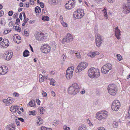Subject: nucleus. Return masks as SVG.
Segmentation results:
<instances>
[{
	"label": "nucleus",
	"instance_id": "7ed1b4c3",
	"mask_svg": "<svg viewBox=\"0 0 130 130\" xmlns=\"http://www.w3.org/2000/svg\"><path fill=\"white\" fill-rule=\"evenodd\" d=\"M108 116V112L105 110L98 112L95 115L96 118L101 121L105 120L106 119Z\"/></svg>",
	"mask_w": 130,
	"mask_h": 130
},
{
	"label": "nucleus",
	"instance_id": "f8f14e48",
	"mask_svg": "<svg viewBox=\"0 0 130 130\" xmlns=\"http://www.w3.org/2000/svg\"><path fill=\"white\" fill-rule=\"evenodd\" d=\"M73 39V36L70 33H68L63 39L62 42L63 43L65 42H69L71 41Z\"/></svg>",
	"mask_w": 130,
	"mask_h": 130
},
{
	"label": "nucleus",
	"instance_id": "393cba45",
	"mask_svg": "<svg viewBox=\"0 0 130 130\" xmlns=\"http://www.w3.org/2000/svg\"><path fill=\"white\" fill-rule=\"evenodd\" d=\"M29 52L27 50H25L23 53V56L24 57H27L29 55Z\"/></svg>",
	"mask_w": 130,
	"mask_h": 130
},
{
	"label": "nucleus",
	"instance_id": "052dcab7",
	"mask_svg": "<svg viewBox=\"0 0 130 130\" xmlns=\"http://www.w3.org/2000/svg\"><path fill=\"white\" fill-rule=\"evenodd\" d=\"M19 18L21 20H22V13H21L20 14L19 16Z\"/></svg>",
	"mask_w": 130,
	"mask_h": 130
},
{
	"label": "nucleus",
	"instance_id": "2eb2a0df",
	"mask_svg": "<svg viewBox=\"0 0 130 130\" xmlns=\"http://www.w3.org/2000/svg\"><path fill=\"white\" fill-rule=\"evenodd\" d=\"M9 44L8 40L7 39H4L3 41L0 43V47L2 48L7 47Z\"/></svg>",
	"mask_w": 130,
	"mask_h": 130
},
{
	"label": "nucleus",
	"instance_id": "39448f33",
	"mask_svg": "<svg viewBox=\"0 0 130 130\" xmlns=\"http://www.w3.org/2000/svg\"><path fill=\"white\" fill-rule=\"evenodd\" d=\"M84 11L83 10L77 9L76 11L73 13L74 18L77 19H81L83 17L84 15Z\"/></svg>",
	"mask_w": 130,
	"mask_h": 130
},
{
	"label": "nucleus",
	"instance_id": "58836bf2",
	"mask_svg": "<svg viewBox=\"0 0 130 130\" xmlns=\"http://www.w3.org/2000/svg\"><path fill=\"white\" fill-rule=\"evenodd\" d=\"M59 122L58 120H55L54 121L53 125L55 126L59 124Z\"/></svg>",
	"mask_w": 130,
	"mask_h": 130
},
{
	"label": "nucleus",
	"instance_id": "2f4dec72",
	"mask_svg": "<svg viewBox=\"0 0 130 130\" xmlns=\"http://www.w3.org/2000/svg\"><path fill=\"white\" fill-rule=\"evenodd\" d=\"M50 4H52V3H58V0H48Z\"/></svg>",
	"mask_w": 130,
	"mask_h": 130
},
{
	"label": "nucleus",
	"instance_id": "6ab92c4d",
	"mask_svg": "<svg viewBox=\"0 0 130 130\" xmlns=\"http://www.w3.org/2000/svg\"><path fill=\"white\" fill-rule=\"evenodd\" d=\"M13 39L14 41L17 43H19L21 41L20 37L18 34H14L13 36Z\"/></svg>",
	"mask_w": 130,
	"mask_h": 130
},
{
	"label": "nucleus",
	"instance_id": "b1692460",
	"mask_svg": "<svg viewBox=\"0 0 130 130\" xmlns=\"http://www.w3.org/2000/svg\"><path fill=\"white\" fill-rule=\"evenodd\" d=\"M78 130H87V129L85 125L82 124L78 127Z\"/></svg>",
	"mask_w": 130,
	"mask_h": 130
},
{
	"label": "nucleus",
	"instance_id": "37998d69",
	"mask_svg": "<svg viewBox=\"0 0 130 130\" xmlns=\"http://www.w3.org/2000/svg\"><path fill=\"white\" fill-rule=\"evenodd\" d=\"M15 122L18 126L20 125V123L18 119H15Z\"/></svg>",
	"mask_w": 130,
	"mask_h": 130
},
{
	"label": "nucleus",
	"instance_id": "5701e85b",
	"mask_svg": "<svg viewBox=\"0 0 130 130\" xmlns=\"http://www.w3.org/2000/svg\"><path fill=\"white\" fill-rule=\"evenodd\" d=\"M121 32L120 30L115 31V36L117 39H119L121 38L120 36H121Z\"/></svg>",
	"mask_w": 130,
	"mask_h": 130
},
{
	"label": "nucleus",
	"instance_id": "680f3d73",
	"mask_svg": "<svg viewBox=\"0 0 130 130\" xmlns=\"http://www.w3.org/2000/svg\"><path fill=\"white\" fill-rule=\"evenodd\" d=\"M41 128L42 130H47V128L45 127H42Z\"/></svg>",
	"mask_w": 130,
	"mask_h": 130
},
{
	"label": "nucleus",
	"instance_id": "412c9836",
	"mask_svg": "<svg viewBox=\"0 0 130 130\" xmlns=\"http://www.w3.org/2000/svg\"><path fill=\"white\" fill-rule=\"evenodd\" d=\"M99 53L98 52H89L87 54V55L91 57H94L95 56L99 55Z\"/></svg>",
	"mask_w": 130,
	"mask_h": 130
},
{
	"label": "nucleus",
	"instance_id": "bb28decb",
	"mask_svg": "<svg viewBox=\"0 0 130 130\" xmlns=\"http://www.w3.org/2000/svg\"><path fill=\"white\" fill-rule=\"evenodd\" d=\"M102 12L103 13V15L104 17H106V19H108V15L107 14V10L105 8H104V9L102 10Z\"/></svg>",
	"mask_w": 130,
	"mask_h": 130
},
{
	"label": "nucleus",
	"instance_id": "0eeeda50",
	"mask_svg": "<svg viewBox=\"0 0 130 130\" xmlns=\"http://www.w3.org/2000/svg\"><path fill=\"white\" fill-rule=\"evenodd\" d=\"M88 66V64L85 62H82L78 65L75 70L76 73L80 72L85 69Z\"/></svg>",
	"mask_w": 130,
	"mask_h": 130
},
{
	"label": "nucleus",
	"instance_id": "473e14b6",
	"mask_svg": "<svg viewBox=\"0 0 130 130\" xmlns=\"http://www.w3.org/2000/svg\"><path fill=\"white\" fill-rule=\"evenodd\" d=\"M42 19L43 20L48 21L49 20V18L47 16H44L42 17Z\"/></svg>",
	"mask_w": 130,
	"mask_h": 130
},
{
	"label": "nucleus",
	"instance_id": "a878e982",
	"mask_svg": "<svg viewBox=\"0 0 130 130\" xmlns=\"http://www.w3.org/2000/svg\"><path fill=\"white\" fill-rule=\"evenodd\" d=\"M35 105V101L34 100L30 101L28 104V106L31 107L34 106Z\"/></svg>",
	"mask_w": 130,
	"mask_h": 130
},
{
	"label": "nucleus",
	"instance_id": "423d86ee",
	"mask_svg": "<svg viewBox=\"0 0 130 130\" xmlns=\"http://www.w3.org/2000/svg\"><path fill=\"white\" fill-rule=\"evenodd\" d=\"M112 65L110 63H107L104 65L102 68L101 70L102 73L106 74L112 68Z\"/></svg>",
	"mask_w": 130,
	"mask_h": 130
},
{
	"label": "nucleus",
	"instance_id": "4468645a",
	"mask_svg": "<svg viewBox=\"0 0 130 130\" xmlns=\"http://www.w3.org/2000/svg\"><path fill=\"white\" fill-rule=\"evenodd\" d=\"M14 101V99L11 97H8L7 99H4L2 102L6 106H9Z\"/></svg>",
	"mask_w": 130,
	"mask_h": 130
},
{
	"label": "nucleus",
	"instance_id": "dca6fc26",
	"mask_svg": "<svg viewBox=\"0 0 130 130\" xmlns=\"http://www.w3.org/2000/svg\"><path fill=\"white\" fill-rule=\"evenodd\" d=\"M96 39H95V42L96 46L99 47L102 43V39L101 36L100 34H97L95 35Z\"/></svg>",
	"mask_w": 130,
	"mask_h": 130
},
{
	"label": "nucleus",
	"instance_id": "ea45409f",
	"mask_svg": "<svg viewBox=\"0 0 130 130\" xmlns=\"http://www.w3.org/2000/svg\"><path fill=\"white\" fill-rule=\"evenodd\" d=\"M63 130H70V128L69 127L67 126L66 125H64L63 127Z\"/></svg>",
	"mask_w": 130,
	"mask_h": 130
},
{
	"label": "nucleus",
	"instance_id": "49530a36",
	"mask_svg": "<svg viewBox=\"0 0 130 130\" xmlns=\"http://www.w3.org/2000/svg\"><path fill=\"white\" fill-rule=\"evenodd\" d=\"M13 95L15 96V97H17L19 95V94L18 93L16 92H15L13 93Z\"/></svg>",
	"mask_w": 130,
	"mask_h": 130
},
{
	"label": "nucleus",
	"instance_id": "864d4df0",
	"mask_svg": "<svg viewBox=\"0 0 130 130\" xmlns=\"http://www.w3.org/2000/svg\"><path fill=\"white\" fill-rule=\"evenodd\" d=\"M107 1L109 3H112L115 2V0H107Z\"/></svg>",
	"mask_w": 130,
	"mask_h": 130
},
{
	"label": "nucleus",
	"instance_id": "20e7f679",
	"mask_svg": "<svg viewBox=\"0 0 130 130\" xmlns=\"http://www.w3.org/2000/svg\"><path fill=\"white\" fill-rule=\"evenodd\" d=\"M107 89L109 93L113 96L116 95L118 91L117 86L113 84H109L108 87Z\"/></svg>",
	"mask_w": 130,
	"mask_h": 130
},
{
	"label": "nucleus",
	"instance_id": "aec40b11",
	"mask_svg": "<svg viewBox=\"0 0 130 130\" xmlns=\"http://www.w3.org/2000/svg\"><path fill=\"white\" fill-rule=\"evenodd\" d=\"M70 1H69L68 3H67L65 5L66 8L67 9H71L75 6L74 3V2L71 3Z\"/></svg>",
	"mask_w": 130,
	"mask_h": 130
},
{
	"label": "nucleus",
	"instance_id": "79ce46f5",
	"mask_svg": "<svg viewBox=\"0 0 130 130\" xmlns=\"http://www.w3.org/2000/svg\"><path fill=\"white\" fill-rule=\"evenodd\" d=\"M24 33L25 36H26L28 37L29 35V32L27 31V29H25L24 31Z\"/></svg>",
	"mask_w": 130,
	"mask_h": 130
},
{
	"label": "nucleus",
	"instance_id": "5fc2aeb1",
	"mask_svg": "<svg viewBox=\"0 0 130 130\" xmlns=\"http://www.w3.org/2000/svg\"><path fill=\"white\" fill-rule=\"evenodd\" d=\"M18 119L19 120V121L20 120V121H21L22 122H23L24 121V119L21 118H18Z\"/></svg>",
	"mask_w": 130,
	"mask_h": 130
},
{
	"label": "nucleus",
	"instance_id": "de8ad7c7",
	"mask_svg": "<svg viewBox=\"0 0 130 130\" xmlns=\"http://www.w3.org/2000/svg\"><path fill=\"white\" fill-rule=\"evenodd\" d=\"M13 13V11H9L8 12V15L9 16H11L12 15Z\"/></svg>",
	"mask_w": 130,
	"mask_h": 130
},
{
	"label": "nucleus",
	"instance_id": "c85d7f7f",
	"mask_svg": "<svg viewBox=\"0 0 130 130\" xmlns=\"http://www.w3.org/2000/svg\"><path fill=\"white\" fill-rule=\"evenodd\" d=\"M35 12L36 13H39L41 12V9L38 6H37L35 8Z\"/></svg>",
	"mask_w": 130,
	"mask_h": 130
},
{
	"label": "nucleus",
	"instance_id": "4be33fe9",
	"mask_svg": "<svg viewBox=\"0 0 130 130\" xmlns=\"http://www.w3.org/2000/svg\"><path fill=\"white\" fill-rule=\"evenodd\" d=\"M36 123L37 125H40L42 124L43 123V120L40 117H38L36 119Z\"/></svg>",
	"mask_w": 130,
	"mask_h": 130
},
{
	"label": "nucleus",
	"instance_id": "f3484780",
	"mask_svg": "<svg viewBox=\"0 0 130 130\" xmlns=\"http://www.w3.org/2000/svg\"><path fill=\"white\" fill-rule=\"evenodd\" d=\"M8 68L7 66H0V75H4L5 74L8 72Z\"/></svg>",
	"mask_w": 130,
	"mask_h": 130
},
{
	"label": "nucleus",
	"instance_id": "cd10ccee",
	"mask_svg": "<svg viewBox=\"0 0 130 130\" xmlns=\"http://www.w3.org/2000/svg\"><path fill=\"white\" fill-rule=\"evenodd\" d=\"M39 81L40 83H42L43 82L44 80V78L41 74H39Z\"/></svg>",
	"mask_w": 130,
	"mask_h": 130
},
{
	"label": "nucleus",
	"instance_id": "4c0bfd02",
	"mask_svg": "<svg viewBox=\"0 0 130 130\" xmlns=\"http://www.w3.org/2000/svg\"><path fill=\"white\" fill-rule=\"evenodd\" d=\"M13 28L18 31L20 32V31L21 28L19 26H14Z\"/></svg>",
	"mask_w": 130,
	"mask_h": 130
},
{
	"label": "nucleus",
	"instance_id": "1a4fd4ad",
	"mask_svg": "<svg viewBox=\"0 0 130 130\" xmlns=\"http://www.w3.org/2000/svg\"><path fill=\"white\" fill-rule=\"evenodd\" d=\"M120 104L118 100L114 101L112 103L111 108L112 110L116 111H118L120 107Z\"/></svg>",
	"mask_w": 130,
	"mask_h": 130
},
{
	"label": "nucleus",
	"instance_id": "338daca9",
	"mask_svg": "<svg viewBox=\"0 0 130 130\" xmlns=\"http://www.w3.org/2000/svg\"><path fill=\"white\" fill-rule=\"evenodd\" d=\"M75 51H74L71 50L70 51V53L72 54H74V53H75Z\"/></svg>",
	"mask_w": 130,
	"mask_h": 130
},
{
	"label": "nucleus",
	"instance_id": "774afa93",
	"mask_svg": "<svg viewBox=\"0 0 130 130\" xmlns=\"http://www.w3.org/2000/svg\"><path fill=\"white\" fill-rule=\"evenodd\" d=\"M23 8H19L18 9V11L19 12H20L22 10Z\"/></svg>",
	"mask_w": 130,
	"mask_h": 130
},
{
	"label": "nucleus",
	"instance_id": "c756f323",
	"mask_svg": "<svg viewBox=\"0 0 130 130\" xmlns=\"http://www.w3.org/2000/svg\"><path fill=\"white\" fill-rule=\"evenodd\" d=\"M17 109V106H12L10 108V110L12 112H14L16 110V109Z\"/></svg>",
	"mask_w": 130,
	"mask_h": 130
},
{
	"label": "nucleus",
	"instance_id": "ddd939ff",
	"mask_svg": "<svg viewBox=\"0 0 130 130\" xmlns=\"http://www.w3.org/2000/svg\"><path fill=\"white\" fill-rule=\"evenodd\" d=\"M13 53L11 51H7L5 52L3 54L4 58L7 60H9L12 58L13 55Z\"/></svg>",
	"mask_w": 130,
	"mask_h": 130
},
{
	"label": "nucleus",
	"instance_id": "a211bd4d",
	"mask_svg": "<svg viewBox=\"0 0 130 130\" xmlns=\"http://www.w3.org/2000/svg\"><path fill=\"white\" fill-rule=\"evenodd\" d=\"M123 11L126 14L130 12V6L128 4H124L123 7Z\"/></svg>",
	"mask_w": 130,
	"mask_h": 130
},
{
	"label": "nucleus",
	"instance_id": "a19ab883",
	"mask_svg": "<svg viewBox=\"0 0 130 130\" xmlns=\"http://www.w3.org/2000/svg\"><path fill=\"white\" fill-rule=\"evenodd\" d=\"M11 31V30H10L9 29H6L4 31V34H6L9 33Z\"/></svg>",
	"mask_w": 130,
	"mask_h": 130
},
{
	"label": "nucleus",
	"instance_id": "7c9ffc66",
	"mask_svg": "<svg viewBox=\"0 0 130 130\" xmlns=\"http://www.w3.org/2000/svg\"><path fill=\"white\" fill-rule=\"evenodd\" d=\"M15 127L14 126L11 125H9L7 128V130H15Z\"/></svg>",
	"mask_w": 130,
	"mask_h": 130
},
{
	"label": "nucleus",
	"instance_id": "6e6552de",
	"mask_svg": "<svg viewBox=\"0 0 130 130\" xmlns=\"http://www.w3.org/2000/svg\"><path fill=\"white\" fill-rule=\"evenodd\" d=\"M36 40L38 41H43L46 38V35L42 32H36L34 35Z\"/></svg>",
	"mask_w": 130,
	"mask_h": 130
},
{
	"label": "nucleus",
	"instance_id": "f03ea898",
	"mask_svg": "<svg viewBox=\"0 0 130 130\" xmlns=\"http://www.w3.org/2000/svg\"><path fill=\"white\" fill-rule=\"evenodd\" d=\"M88 76L91 78H97L100 75L99 70L97 68H91L88 71Z\"/></svg>",
	"mask_w": 130,
	"mask_h": 130
},
{
	"label": "nucleus",
	"instance_id": "13d9d810",
	"mask_svg": "<svg viewBox=\"0 0 130 130\" xmlns=\"http://www.w3.org/2000/svg\"><path fill=\"white\" fill-rule=\"evenodd\" d=\"M4 14V12L3 11H0V17L2 16Z\"/></svg>",
	"mask_w": 130,
	"mask_h": 130
},
{
	"label": "nucleus",
	"instance_id": "e2e57ef3",
	"mask_svg": "<svg viewBox=\"0 0 130 130\" xmlns=\"http://www.w3.org/2000/svg\"><path fill=\"white\" fill-rule=\"evenodd\" d=\"M51 93L52 96H55V94L54 91H52L51 92Z\"/></svg>",
	"mask_w": 130,
	"mask_h": 130
},
{
	"label": "nucleus",
	"instance_id": "0e129e2a",
	"mask_svg": "<svg viewBox=\"0 0 130 130\" xmlns=\"http://www.w3.org/2000/svg\"><path fill=\"white\" fill-rule=\"evenodd\" d=\"M98 128L100 130H105V128L103 127H100Z\"/></svg>",
	"mask_w": 130,
	"mask_h": 130
},
{
	"label": "nucleus",
	"instance_id": "72a5a7b5",
	"mask_svg": "<svg viewBox=\"0 0 130 130\" xmlns=\"http://www.w3.org/2000/svg\"><path fill=\"white\" fill-rule=\"evenodd\" d=\"M118 125V123L117 122H113L112 123V125L113 127L115 128H117Z\"/></svg>",
	"mask_w": 130,
	"mask_h": 130
},
{
	"label": "nucleus",
	"instance_id": "c03bdc74",
	"mask_svg": "<svg viewBox=\"0 0 130 130\" xmlns=\"http://www.w3.org/2000/svg\"><path fill=\"white\" fill-rule=\"evenodd\" d=\"M35 111H29V114L30 115H32L33 116L35 115Z\"/></svg>",
	"mask_w": 130,
	"mask_h": 130
},
{
	"label": "nucleus",
	"instance_id": "c9c22d12",
	"mask_svg": "<svg viewBox=\"0 0 130 130\" xmlns=\"http://www.w3.org/2000/svg\"><path fill=\"white\" fill-rule=\"evenodd\" d=\"M117 59L119 61L121 60L122 59L121 56L120 54H117Z\"/></svg>",
	"mask_w": 130,
	"mask_h": 130
},
{
	"label": "nucleus",
	"instance_id": "a18cd8bd",
	"mask_svg": "<svg viewBox=\"0 0 130 130\" xmlns=\"http://www.w3.org/2000/svg\"><path fill=\"white\" fill-rule=\"evenodd\" d=\"M61 24L64 27H67V24L65 22H61Z\"/></svg>",
	"mask_w": 130,
	"mask_h": 130
},
{
	"label": "nucleus",
	"instance_id": "603ef678",
	"mask_svg": "<svg viewBox=\"0 0 130 130\" xmlns=\"http://www.w3.org/2000/svg\"><path fill=\"white\" fill-rule=\"evenodd\" d=\"M40 6L42 8H43L44 7V4L42 2H41L40 3Z\"/></svg>",
	"mask_w": 130,
	"mask_h": 130
},
{
	"label": "nucleus",
	"instance_id": "3c124183",
	"mask_svg": "<svg viewBox=\"0 0 130 130\" xmlns=\"http://www.w3.org/2000/svg\"><path fill=\"white\" fill-rule=\"evenodd\" d=\"M42 94L43 96L44 97H46V96L47 95V93L43 91V92L42 93Z\"/></svg>",
	"mask_w": 130,
	"mask_h": 130
},
{
	"label": "nucleus",
	"instance_id": "09e8293b",
	"mask_svg": "<svg viewBox=\"0 0 130 130\" xmlns=\"http://www.w3.org/2000/svg\"><path fill=\"white\" fill-rule=\"evenodd\" d=\"M20 20L19 19H17L16 20V22H15V24H17L18 25H19L20 23Z\"/></svg>",
	"mask_w": 130,
	"mask_h": 130
},
{
	"label": "nucleus",
	"instance_id": "4d7b16f0",
	"mask_svg": "<svg viewBox=\"0 0 130 130\" xmlns=\"http://www.w3.org/2000/svg\"><path fill=\"white\" fill-rule=\"evenodd\" d=\"M52 49L53 50V51H55L56 48V45H54L52 46L51 47Z\"/></svg>",
	"mask_w": 130,
	"mask_h": 130
},
{
	"label": "nucleus",
	"instance_id": "9b49d317",
	"mask_svg": "<svg viewBox=\"0 0 130 130\" xmlns=\"http://www.w3.org/2000/svg\"><path fill=\"white\" fill-rule=\"evenodd\" d=\"M51 50V47L47 44H45L41 47V51L45 53H47Z\"/></svg>",
	"mask_w": 130,
	"mask_h": 130
},
{
	"label": "nucleus",
	"instance_id": "6e6d98bb",
	"mask_svg": "<svg viewBox=\"0 0 130 130\" xmlns=\"http://www.w3.org/2000/svg\"><path fill=\"white\" fill-rule=\"evenodd\" d=\"M30 4L31 5H34V1L33 0H30Z\"/></svg>",
	"mask_w": 130,
	"mask_h": 130
},
{
	"label": "nucleus",
	"instance_id": "f257e3e1",
	"mask_svg": "<svg viewBox=\"0 0 130 130\" xmlns=\"http://www.w3.org/2000/svg\"><path fill=\"white\" fill-rule=\"evenodd\" d=\"M68 90L69 94L75 95L79 92L80 89L78 85L74 83L69 87Z\"/></svg>",
	"mask_w": 130,
	"mask_h": 130
},
{
	"label": "nucleus",
	"instance_id": "69168bd1",
	"mask_svg": "<svg viewBox=\"0 0 130 130\" xmlns=\"http://www.w3.org/2000/svg\"><path fill=\"white\" fill-rule=\"evenodd\" d=\"M98 3H100L102 1V0H95Z\"/></svg>",
	"mask_w": 130,
	"mask_h": 130
},
{
	"label": "nucleus",
	"instance_id": "e433bc0d",
	"mask_svg": "<svg viewBox=\"0 0 130 130\" xmlns=\"http://www.w3.org/2000/svg\"><path fill=\"white\" fill-rule=\"evenodd\" d=\"M50 85H52L54 86L55 85L54 84L55 83V80L53 79H50Z\"/></svg>",
	"mask_w": 130,
	"mask_h": 130
},
{
	"label": "nucleus",
	"instance_id": "8fccbe9b",
	"mask_svg": "<svg viewBox=\"0 0 130 130\" xmlns=\"http://www.w3.org/2000/svg\"><path fill=\"white\" fill-rule=\"evenodd\" d=\"M44 111V109L43 107L41 108L40 109V112L41 114H43V112Z\"/></svg>",
	"mask_w": 130,
	"mask_h": 130
},
{
	"label": "nucleus",
	"instance_id": "bf43d9fd",
	"mask_svg": "<svg viewBox=\"0 0 130 130\" xmlns=\"http://www.w3.org/2000/svg\"><path fill=\"white\" fill-rule=\"evenodd\" d=\"M36 102L37 103V104L39 105L40 103V101L39 99H36Z\"/></svg>",
	"mask_w": 130,
	"mask_h": 130
},
{
	"label": "nucleus",
	"instance_id": "9d476101",
	"mask_svg": "<svg viewBox=\"0 0 130 130\" xmlns=\"http://www.w3.org/2000/svg\"><path fill=\"white\" fill-rule=\"evenodd\" d=\"M74 69V67H69L67 70L66 76L68 79H69L72 77Z\"/></svg>",
	"mask_w": 130,
	"mask_h": 130
},
{
	"label": "nucleus",
	"instance_id": "f704fd0d",
	"mask_svg": "<svg viewBox=\"0 0 130 130\" xmlns=\"http://www.w3.org/2000/svg\"><path fill=\"white\" fill-rule=\"evenodd\" d=\"M75 54L76 55V56L77 58H81V56L79 52H77L76 53H75Z\"/></svg>",
	"mask_w": 130,
	"mask_h": 130
}]
</instances>
